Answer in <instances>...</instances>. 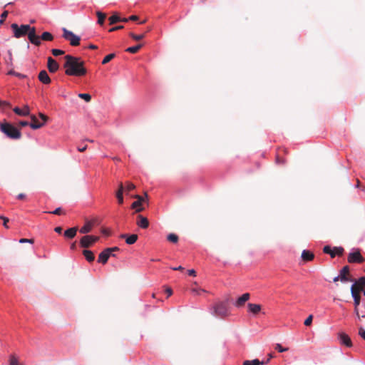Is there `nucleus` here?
<instances>
[{"label": "nucleus", "instance_id": "obj_1", "mask_svg": "<svg viewBox=\"0 0 365 365\" xmlns=\"http://www.w3.org/2000/svg\"><path fill=\"white\" fill-rule=\"evenodd\" d=\"M11 28L15 38H20L27 36L32 44L37 46L41 45L40 37L36 35L34 26H31L30 24H11Z\"/></svg>", "mask_w": 365, "mask_h": 365}, {"label": "nucleus", "instance_id": "obj_2", "mask_svg": "<svg viewBox=\"0 0 365 365\" xmlns=\"http://www.w3.org/2000/svg\"><path fill=\"white\" fill-rule=\"evenodd\" d=\"M65 73L68 76H82L86 74L87 70L84 67V61L80 58L66 55L64 57Z\"/></svg>", "mask_w": 365, "mask_h": 365}, {"label": "nucleus", "instance_id": "obj_3", "mask_svg": "<svg viewBox=\"0 0 365 365\" xmlns=\"http://www.w3.org/2000/svg\"><path fill=\"white\" fill-rule=\"evenodd\" d=\"M1 130L11 139H19L21 137V132L13 125L8 123L1 125Z\"/></svg>", "mask_w": 365, "mask_h": 365}, {"label": "nucleus", "instance_id": "obj_4", "mask_svg": "<svg viewBox=\"0 0 365 365\" xmlns=\"http://www.w3.org/2000/svg\"><path fill=\"white\" fill-rule=\"evenodd\" d=\"M213 314L216 317L223 318L228 314L227 304L225 302H219L213 307Z\"/></svg>", "mask_w": 365, "mask_h": 365}, {"label": "nucleus", "instance_id": "obj_5", "mask_svg": "<svg viewBox=\"0 0 365 365\" xmlns=\"http://www.w3.org/2000/svg\"><path fill=\"white\" fill-rule=\"evenodd\" d=\"M63 37L70 42L73 46H76L80 44L81 38L79 36L75 35L72 31H68L66 28H63Z\"/></svg>", "mask_w": 365, "mask_h": 365}, {"label": "nucleus", "instance_id": "obj_6", "mask_svg": "<svg viewBox=\"0 0 365 365\" xmlns=\"http://www.w3.org/2000/svg\"><path fill=\"white\" fill-rule=\"evenodd\" d=\"M99 240V237L86 235L83 237L80 241V245L82 247L88 248L91 247L93 243Z\"/></svg>", "mask_w": 365, "mask_h": 365}, {"label": "nucleus", "instance_id": "obj_7", "mask_svg": "<svg viewBox=\"0 0 365 365\" xmlns=\"http://www.w3.org/2000/svg\"><path fill=\"white\" fill-rule=\"evenodd\" d=\"M344 248L341 247H335L333 250L327 245L323 248V252L326 254L330 255L331 258H334L336 255L341 256L344 253Z\"/></svg>", "mask_w": 365, "mask_h": 365}, {"label": "nucleus", "instance_id": "obj_8", "mask_svg": "<svg viewBox=\"0 0 365 365\" xmlns=\"http://www.w3.org/2000/svg\"><path fill=\"white\" fill-rule=\"evenodd\" d=\"M347 259L349 263H362L364 261L359 251L351 252Z\"/></svg>", "mask_w": 365, "mask_h": 365}, {"label": "nucleus", "instance_id": "obj_9", "mask_svg": "<svg viewBox=\"0 0 365 365\" xmlns=\"http://www.w3.org/2000/svg\"><path fill=\"white\" fill-rule=\"evenodd\" d=\"M340 281L342 282H352L350 279L349 267V266H344L339 272Z\"/></svg>", "mask_w": 365, "mask_h": 365}, {"label": "nucleus", "instance_id": "obj_10", "mask_svg": "<svg viewBox=\"0 0 365 365\" xmlns=\"http://www.w3.org/2000/svg\"><path fill=\"white\" fill-rule=\"evenodd\" d=\"M360 290L356 289V284H352L351 287V295L354 298V307H359L361 300Z\"/></svg>", "mask_w": 365, "mask_h": 365}, {"label": "nucleus", "instance_id": "obj_11", "mask_svg": "<svg viewBox=\"0 0 365 365\" xmlns=\"http://www.w3.org/2000/svg\"><path fill=\"white\" fill-rule=\"evenodd\" d=\"M110 256H111V254L110 253V250L105 249L103 252H101L99 254L98 262L105 264L106 263H107V262Z\"/></svg>", "mask_w": 365, "mask_h": 365}, {"label": "nucleus", "instance_id": "obj_12", "mask_svg": "<svg viewBox=\"0 0 365 365\" xmlns=\"http://www.w3.org/2000/svg\"><path fill=\"white\" fill-rule=\"evenodd\" d=\"M124 190V185L120 182L118 185V189L115 192V197L119 205H122L123 203V192H125Z\"/></svg>", "mask_w": 365, "mask_h": 365}, {"label": "nucleus", "instance_id": "obj_13", "mask_svg": "<svg viewBox=\"0 0 365 365\" xmlns=\"http://www.w3.org/2000/svg\"><path fill=\"white\" fill-rule=\"evenodd\" d=\"M48 69L51 73H55L59 68L58 63L51 57L48 58Z\"/></svg>", "mask_w": 365, "mask_h": 365}, {"label": "nucleus", "instance_id": "obj_14", "mask_svg": "<svg viewBox=\"0 0 365 365\" xmlns=\"http://www.w3.org/2000/svg\"><path fill=\"white\" fill-rule=\"evenodd\" d=\"M13 110L16 114L21 116H27L30 114V108L27 105H25L22 109L15 107Z\"/></svg>", "mask_w": 365, "mask_h": 365}, {"label": "nucleus", "instance_id": "obj_15", "mask_svg": "<svg viewBox=\"0 0 365 365\" xmlns=\"http://www.w3.org/2000/svg\"><path fill=\"white\" fill-rule=\"evenodd\" d=\"M31 123H29V125L34 130L38 129L44 125V123H40L37 117L34 115H31Z\"/></svg>", "mask_w": 365, "mask_h": 365}, {"label": "nucleus", "instance_id": "obj_16", "mask_svg": "<svg viewBox=\"0 0 365 365\" xmlns=\"http://www.w3.org/2000/svg\"><path fill=\"white\" fill-rule=\"evenodd\" d=\"M120 237L122 239H125V242L128 245H133L134 243L136 242V241L138 240V235L135 234H133L130 235H127L126 234H122Z\"/></svg>", "mask_w": 365, "mask_h": 365}, {"label": "nucleus", "instance_id": "obj_17", "mask_svg": "<svg viewBox=\"0 0 365 365\" xmlns=\"http://www.w3.org/2000/svg\"><path fill=\"white\" fill-rule=\"evenodd\" d=\"M339 339L340 342L346 346L347 347H351L352 346V342L350 339V337L345 333H340L339 334Z\"/></svg>", "mask_w": 365, "mask_h": 365}, {"label": "nucleus", "instance_id": "obj_18", "mask_svg": "<svg viewBox=\"0 0 365 365\" xmlns=\"http://www.w3.org/2000/svg\"><path fill=\"white\" fill-rule=\"evenodd\" d=\"M250 295L249 293H245L241 297H240L235 302V306L237 307H241L244 306L245 303L249 300Z\"/></svg>", "mask_w": 365, "mask_h": 365}, {"label": "nucleus", "instance_id": "obj_19", "mask_svg": "<svg viewBox=\"0 0 365 365\" xmlns=\"http://www.w3.org/2000/svg\"><path fill=\"white\" fill-rule=\"evenodd\" d=\"M39 81L44 84H49L51 83V78L46 71L43 70L38 74Z\"/></svg>", "mask_w": 365, "mask_h": 365}, {"label": "nucleus", "instance_id": "obj_20", "mask_svg": "<svg viewBox=\"0 0 365 365\" xmlns=\"http://www.w3.org/2000/svg\"><path fill=\"white\" fill-rule=\"evenodd\" d=\"M138 220L137 222V225L140 227L146 229L149 226V222L146 217H143V215H138Z\"/></svg>", "mask_w": 365, "mask_h": 365}, {"label": "nucleus", "instance_id": "obj_21", "mask_svg": "<svg viewBox=\"0 0 365 365\" xmlns=\"http://www.w3.org/2000/svg\"><path fill=\"white\" fill-rule=\"evenodd\" d=\"M248 311L253 314H257L261 311V305L257 304L249 303L247 304Z\"/></svg>", "mask_w": 365, "mask_h": 365}, {"label": "nucleus", "instance_id": "obj_22", "mask_svg": "<svg viewBox=\"0 0 365 365\" xmlns=\"http://www.w3.org/2000/svg\"><path fill=\"white\" fill-rule=\"evenodd\" d=\"M314 255L309 250H303L302 253V259L304 262H309L313 260Z\"/></svg>", "mask_w": 365, "mask_h": 365}, {"label": "nucleus", "instance_id": "obj_23", "mask_svg": "<svg viewBox=\"0 0 365 365\" xmlns=\"http://www.w3.org/2000/svg\"><path fill=\"white\" fill-rule=\"evenodd\" d=\"M77 231L76 227L69 228L64 232V236L68 239H73L76 235Z\"/></svg>", "mask_w": 365, "mask_h": 365}, {"label": "nucleus", "instance_id": "obj_24", "mask_svg": "<svg viewBox=\"0 0 365 365\" xmlns=\"http://www.w3.org/2000/svg\"><path fill=\"white\" fill-rule=\"evenodd\" d=\"M123 23H127L128 21H140L139 23H145L147 19H141L139 18L137 15H130L128 17H123Z\"/></svg>", "mask_w": 365, "mask_h": 365}, {"label": "nucleus", "instance_id": "obj_25", "mask_svg": "<svg viewBox=\"0 0 365 365\" xmlns=\"http://www.w3.org/2000/svg\"><path fill=\"white\" fill-rule=\"evenodd\" d=\"M83 255L88 262H93L95 259L94 254L92 251L88 250H84Z\"/></svg>", "mask_w": 365, "mask_h": 365}, {"label": "nucleus", "instance_id": "obj_26", "mask_svg": "<svg viewBox=\"0 0 365 365\" xmlns=\"http://www.w3.org/2000/svg\"><path fill=\"white\" fill-rule=\"evenodd\" d=\"M123 19V17H121L118 14L115 13L109 17L108 21H109V23H118V22L123 23V20H122Z\"/></svg>", "mask_w": 365, "mask_h": 365}, {"label": "nucleus", "instance_id": "obj_27", "mask_svg": "<svg viewBox=\"0 0 365 365\" xmlns=\"http://www.w3.org/2000/svg\"><path fill=\"white\" fill-rule=\"evenodd\" d=\"M92 227L93 225L88 222L80 229V232L82 234L88 233L91 231Z\"/></svg>", "mask_w": 365, "mask_h": 365}, {"label": "nucleus", "instance_id": "obj_28", "mask_svg": "<svg viewBox=\"0 0 365 365\" xmlns=\"http://www.w3.org/2000/svg\"><path fill=\"white\" fill-rule=\"evenodd\" d=\"M40 37V41L41 40L43 41H51L53 39V35L47 31L43 32Z\"/></svg>", "mask_w": 365, "mask_h": 365}, {"label": "nucleus", "instance_id": "obj_29", "mask_svg": "<svg viewBox=\"0 0 365 365\" xmlns=\"http://www.w3.org/2000/svg\"><path fill=\"white\" fill-rule=\"evenodd\" d=\"M354 284H356V289L361 291L365 287V277H360Z\"/></svg>", "mask_w": 365, "mask_h": 365}, {"label": "nucleus", "instance_id": "obj_30", "mask_svg": "<svg viewBox=\"0 0 365 365\" xmlns=\"http://www.w3.org/2000/svg\"><path fill=\"white\" fill-rule=\"evenodd\" d=\"M124 187H125V192L126 195H128L129 192L135 189V185L130 182H126L125 184L124 185Z\"/></svg>", "mask_w": 365, "mask_h": 365}, {"label": "nucleus", "instance_id": "obj_31", "mask_svg": "<svg viewBox=\"0 0 365 365\" xmlns=\"http://www.w3.org/2000/svg\"><path fill=\"white\" fill-rule=\"evenodd\" d=\"M264 364V361H260L258 359L247 360L243 362V365H259Z\"/></svg>", "mask_w": 365, "mask_h": 365}, {"label": "nucleus", "instance_id": "obj_32", "mask_svg": "<svg viewBox=\"0 0 365 365\" xmlns=\"http://www.w3.org/2000/svg\"><path fill=\"white\" fill-rule=\"evenodd\" d=\"M142 47V44L128 48L125 51L130 53H136Z\"/></svg>", "mask_w": 365, "mask_h": 365}, {"label": "nucleus", "instance_id": "obj_33", "mask_svg": "<svg viewBox=\"0 0 365 365\" xmlns=\"http://www.w3.org/2000/svg\"><path fill=\"white\" fill-rule=\"evenodd\" d=\"M167 240L173 243H177L178 242V236L174 233H170L167 236Z\"/></svg>", "mask_w": 365, "mask_h": 365}, {"label": "nucleus", "instance_id": "obj_34", "mask_svg": "<svg viewBox=\"0 0 365 365\" xmlns=\"http://www.w3.org/2000/svg\"><path fill=\"white\" fill-rule=\"evenodd\" d=\"M141 205L142 203L140 201L136 200L132 203L131 207L133 209H136V212H141L143 210V207H141Z\"/></svg>", "mask_w": 365, "mask_h": 365}, {"label": "nucleus", "instance_id": "obj_35", "mask_svg": "<svg viewBox=\"0 0 365 365\" xmlns=\"http://www.w3.org/2000/svg\"><path fill=\"white\" fill-rule=\"evenodd\" d=\"M9 365H23L19 362L17 357L15 355H11L9 359Z\"/></svg>", "mask_w": 365, "mask_h": 365}, {"label": "nucleus", "instance_id": "obj_36", "mask_svg": "<svg viewBox=\"0 0 365 365\" xmlns=\"http://www.w3.org/2000/svg\"><path fill=\"white\" fill-rule=\"evenodd\" d=\"M98 21L97 23H104L106 15L101 11L97 12Z\"/></svg>", "mask_w": 365, "mask_h": 365}, {"label": "nucleus", "instance_id": "obj_37", "mask_svg": "<svg viewBox=\"0 0 365 365\" xmlns=\"http://www.w3.org/2000/svg\"><path fill=\"white\" fill-rule=\"evenodd\" d=\"M115 53H110V54H108L107 55L103 60L102 61V63L103 64H106L108 63L109 61H110L112 59H113L115 58Z\"/></svg>", "mask_w": 365, "mask_h": 365}, {"label": "nucleus", "instance_id": "obj_38", "mask_svg": "<svg viewBox=\"0 0 365 365\" xmlns=\"http://www.w3.org/2000/svg\"><path fill=\"white\" fill-rule=\"evenodd\" d=\"M78 97L81 99H83L86 102H90L91 100V96L88 93H79Z\"/></svg>", "mask_w": 365, "mask_h": 365}, {"label": "nucleus", "instance_id": "obj_39", "mask_svg": "<svg viewBox=\"0 0 365 365\" xmlns=\"http://www.w3.org/2000/svg\"><path fill=\"white\" fill-rule=\"evenodd\" d=\"M8 74L9 75H14L19 78H26V76L24 75V74H22V73H18V72H16L14 71V70H10L9 72H8Z\"/></svg>", "mask_w": 365, "mask_h": 365}, {"label": "nucleus", "instance_id": "obj_40", "mask_svg": "<svg viewBox=\"0 0 365 365\" xmlns=\"http://www.w3.org/2000/svg\"><path fill=\"white\" fill-rule=\"evenodd\" d=\"M130 36L132 37L134 40L135 41H139V40H141L142 38H144L145 36V34H139V35H136L133 33H130L129 34Z\"/></svg>", "mask_w": 365, "mask_h": 365}, {"label": "nucleus", "instance_id": "obj_41", "mask_svg": "<svg viewBox=\"0 0 365 365\" xmlns=\"http://www.w3.org/2000/svg\"><path fill=\"white\" fill-rule=\"evenodd\" d=\"M190 290H191L192 293H193L195 294H200L202 292H205V289H200L197 287H191Z\"/></svg>", "mask_w": 365, "mask_h": 365}, {"label": "nucleus", "instance_id": "obj_42", "mask_svg": "<svg viewBox=\"0 0 365 365\" xmlns=\"http://www.w3.org/2000/svg\"><path fill=\"white\" fill-rule=\"evenodd\" d=\"M51 53L53 56H58L64 54L65 52H64V51L61 50V49L53 48L51 50Z\"/></svg>", "mask_w": 365, "mask_h": 365}, {"label": "nucleus", "instance_id": "obj_43", "mask_svg": "<svg viewBox=\"0 0 365 365\" xmlns=\"http://www.w3.org/2000/svg\"><path fill=\"white\" fill-rule=\"evenodd\" d=\"M313 316L311 314L309 315L304 321V325L305 326H310L312 323Z\"/></svg>", "mask_w": 365, "mask_h": 365}, {"label": "nucleus", "instance_id": "obj_44", "mask_svg": "<svg viewBox=\"0 0 365 365\" xmlns=\"http://www.w3.org/2000/svg\"><path fill=\"white\" fill-rule=\"evenodd\" d=\"M275 349L277 350L279 352H284L288 350V348H283L281 344H277L275 345Z\"/></svg>", "mask_w": 365, "mask_h": 365}, {"label": "nucleus", "instance_id": "obj_45", "mask_svg": "<svg viewBox=\"0 0 365 365\" xmlns=\"http://www.w3.org/2000/svg\"><path fill=\"white\" fill-rule=\"evenodd\" d=\"M38 116L39 118L42 120V123H44V124L47 122V120H48V116H46V115H44L43 113H38Z\"/></svg>", "mask_w": 365, "mask_h": 365}, {"label": "nucleus", "instance_id": "obj_46", "mask_svg": "<svg viewBox=\"0 0 365 365\" xmlns=\"http://www.w3.org/2000/svg\"><path fill=\"white\" fill-rule=\"evenodd\" d=\"M19 242L20 243H25V242H29L31 244H33L34 242V239H26V238H21L20 240H19Z\"/></svg>", "mask_w": 365, "mask_h": 365}, {"label": "nucleus", "instance_id": "obj_47", "mask_svg": "<svg viewBox=\"0 0 365 365\" xmlns=\"http://www.w3.org/2000/svg\"><path fill=\"white\" fill-rule=\"evenodd\" d=\"M51 213L54 214V215H58L64 214V212H63V210L61 207L56 208L54 211L51 212Z\"/></svg>", "mask_w": 365, "mask_h": 365}, {"label": "nucleus", "instance_id": "obj_48", "mask_svg": "<svg viewBox=\"0 0 365 365\" xmlns=\"http://www.w3.org/2000/svg\"><path fill=\"white\" fill-rule=\"evenodd\" d=\"M359 334L365 340V329H364L362 327H360L359 330Z\"/></svg>", "mask_w": 365, "mask_h": 365}, {"label": "nucleus", "instance_id": "obj_49", "mask_svg": "<svg viewBox=\"0 0 365 365\" xmlns=\"http://www.w3.org/2000/svg\"><path fill=\"white\" fill-rule=\"evenodd\" d=\"M123 29V26L120 25V26H118L113 27V28L110 29L108 30V31L109 32H113V31H118V30H120V29Z\"/></svg>", "mask_w": 365, "mask_h": 365}, {"label": "nucleus", "instance_id": "obj_50", "mask_svg": "<svg viewBox=\"0 0 365 365\" xmlns=\"http://www.w3.org/2000/svg\"><path fill=\"white\" fill-rule=\"evenodd\" d=\"M7 14H8V12L7 11H4L1 16V19H0V23H4V21H5V18L7 16Z\"/></svg>", "mask_w": 365, "mask_h": 365}, {"label": "nucleus", "instance_id": "obj_51", "mask_svg": "<svg viewBox=\"0 0 365 365\" xmlns=\"http://www.w3.org/2000/svg\"><path fill=\"white\" fill-rule=\"evenodd\" d=\"M1 219H2L3 221H4V223H3L4 226L6 228H8L9 227L7 225V222H9V219L7 217H4V216H1Z\"/></svg>", "mask_w": 365, "mask_h": 365}, {"label": "nucleus", "instance_id": "obj_52", "mask_svg": "<svg viewBox=\"0 0 365 365\" xmlns=\"http://www.w3.org/2000/svg\"><path fill=\"white\" fill-rule=\"evenodd\" d=\"M133 197L135 198L137 200L140 201L141 203L145 200V198L140 195H135Z\"/></svg>", "mask_w": 365, "mask_h": 365}, {"label": "nucleus", "instance_id": "obj_53", "mask_svg": "<svg viewBox=\"0 0 365 365\" xmlns=\"http://www.w3.org/2000/svg\"><path fill=\"white\" fill-rule=\"evenodd\" d=\"M354 312H355V314H356V316L359 317V318H365V314H363L361 316L359 315V309H358V307H354Z\"/></svg>", "mask_w": 365, "mask_h": 365}, {"label": "nucleus", "instance_id": "obj_54", "mask_svg": "<svg viewBox=\"0 0 365 365\" xmlns=\"http://www.w3.org/2000/svg\"><path fill=\"white\" fill-rule=\"evenodd\" d=\"M106 249L110 250V254L113 252L119 251V250H120L118 247H109V248H106Z\"/></svg>", "mask_w": 365, "mask_h": 365}, {"label": "nucleus", "instance_id": "obj_55", "mask_svg": "<svg viewBox=\"0 0 365 365\" xmlns=\"http://www.w3.org/2000/svg\"><path fill=\"white\" fill-rule=\"evenodd\" d=\"M165 292L167 293L168 297H170V296H171V295H172V294H173V290H172V289H171V288L168 287V288H166V289H165Z\"/></svg>", "mask_w": 365, "mask_h": 365}, {"label": "nucleus", "instance_id": "obj_56", "mask_svg": "<svg viewBox=\"0 0 365 365\" xmlns=\"http://www.w3.org/2000/svg\"><path fill=\"white\" fill-rule=\"evenodd\" d=\"M19 125L21 127H25V126L29 125V123L27 121L22 120V121L19 122Z\"/></svg>", "mask_w": 365, "mask_h": 365}, {"label": "nucleus", "instance_id": "obj_57", "mask_svg": "<svg viewBox=\"0 0 365 365\" xmlns=\"http://www.w3.org/2000/svg\"><path fill=\"white\" fill-rule=\"evenodd\" d=\"M187 273L190 276H193V277H195L196 276V272L194 270V269H189L187 271Z\"/></svg>", "mask_w": 365, "mask_h": 365}, {"label": "nucleus", "instance_id": "obj_58", "mask_svg": "<svg viewBox=\"0 0 365 365\" xmlns=\"http://www.w3.org/2000/svg\"><path fill=\"white\" fill-rule=\"evenodd\" d=\"M55 232L58 233V234H61L62 232V227H56L55 229H54Z\"/></svg>", "mask_w": 365, "mask_h": 365}, {"label": "nucleus", "instance_id": "obj_59", "mask_svg": "<svg viewBox=\"0 0 365 365\" xmlns=\"http://www.w3.org/2000/svg\"><path fill=\"white\" fill-rule=\"evenodd\" d=\"M1 106H7V107H11V105L9 102L7 101H1Z\"/></svg>", "mask_w": 365, "mask_h": 365}, {"label": "nucleus", "instance_id": "obj_60", "mask_svg": "<svg viewBox=\"0 0 365 365\" xmlns=\"http://www.w3.org/2000/svg\"><path fill=\"white\" fill-rule=\"evenodd\" d=\"M86 149H87V145H85V146L81 147H81L78 148V150L79 152H84Z\"/></svg>", "mask_w": 365, "mask_h": 365}, {"label": "nucleus", "instance_id": "obj_61", "mask_svg": "<svg viewBox=\"0 0 365 365\" xmlns=\"http://www.w3.org/2000/svg\"><path fill=\"white\" fill-rule=\"evenodd\" d=\"M172 269L182 271L184 269V268L182 266H179V267H172Z\"/></svg>", "mask_w": 365, "mask_h": 365}, {"label": "nucleus", "instance_id": "obj_62", "mask_svg": "<svg viewBox=\"0 0 365 365\" xmlns=\"http://www.w3.org/2000/svg\"><path fill=\"white\" fill-rule=\"evenodd\" d=\"M25 197H26L25 194H24V193H20V194L17 196V198H18L19 200H23V199H24V198H25Z\"/></svg>", "mask_w": 365, "mask_h": 365}, {"label": "nucleus", "instance_id": "obj_63", "mask_svg": "<svg viewBox=\"0 0 365 365\" xmlns=\"http://www.w3.org/2000/svg\"><path fill=\"white\" fill-rule=\"evenodd\" d=\"M8 54H9V61H10V63H12V61H13L11 51H8Z\"/></svg>", "mask_w": 365, "mask_h": 365}, {"label": "nucleus", "instance_id": "obj_64", "mask_svg": "<svg viewBox=\"0 0 365 365\" xmlns=\"http://www.w3.org/2000/svg\"><path fill=\"white\" fill-rule=\"evenodd\" d=\"M102 232L106 235H110V231L107 229H103L102 230Z\"/></svg>", "mask_w": 365, "mask_h": 365}]
</instances>
